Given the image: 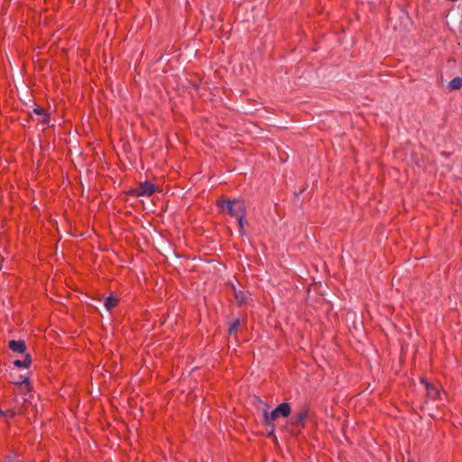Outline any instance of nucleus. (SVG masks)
Listing matches in <instances>:
<instances>
[{"label": "nucleus", "instance_id": "9d476101", "mask_svg": "<svg viewBox=\"0 0 462 462\" xmlns=\"http://www.w3.org/2000/svg\"><path fill=\"white\" fill-rule=\"evenodd\" d=\"M428 395L433 399L437 398L439 395V390L435 389L433 386L428 387Z\"/></svg>", "mask_w": 462, "mask_h": 462}, {"label": "nucleus", "instance_id": "4468645a", "mask_svg": "<svg viewBox=\"0 0 462 462\" xmlns=\"http://www.w3.org/2000/svg\"><path fill=\"white\" fill-rule=\"evenodd\" d=\"M16 457V454L14 453V455H12V456H8V457H7V459H8L10 462H12V461H14V457Z\"/></svg>", "mask_w": 462, "mask_h": 462}, {"label": "nucleus", "instance_id": "dca6fc26", "mask_svg": "<svg viewBox=\"0 0 462 462\" xmlns=\"http://www.w3.org/2000/svg\"><path fill=\"white\" fill-rule=\"evenodd\" d=\"M22 383H27V378H24Z\"/></svg>", "mask_w": 462, "mask_h": 462}, {"label": "nucleus", "instance_id": "1a4fd4ad", "mask_svg": "<svg viewBox=\"0 0 462 462\" xmlns=\"http://www.w3.org/2000/svg\"><path fill=\"white\" fill-rule=\"evenodd\" d=\"M106 310L109 312L116 307V298L111 294L105 302Z\"/></svg>", "mask_w": 462, "mask_h": 462}, {"label": "nucleus", "instance_id": "2eb2a0df", "mask_svg": "<svg viewBox=\"0 0 462 462\" xmlns=\"http://www.w3.org/2000/svg\"><path fill=\"white\" fill-rule=\"evenodd\" d=\"M222 208L227 210V204H224V208Z\"/></svg>", "mask_w": 462, "mask_h": 462}, {"label": "nucleus", "instance_id": "7ed1b4c3", "mask_svg": "<svg viewBox=\"0 0 462 462\" xmlns=\"http://www.w3.org/2000/svg\"><path fill=\"white\" fill-rule=\"evenodd\" d=\"M155 190L154 185L151 182H143L139 185L136 189L137 195H152Z\"/></svg>", "mask_w": 462, "mask_h": 462}, {"label": "nucleus", "instance_id": "423d86ee", "mask_svg": "<svg viewBox=\"0 0 462 462\" xmlns=\"http://www.w3.org/2000/svg\"><path fill=\"white\" fill-rule=\"evenodd\" d=\"M235 297L239 303H245L247 299V292L243 291H238L234 288Z\"/></svg>", "mask_w": 462, "mask_h": 462}, {"label": "nucleus", "instance_id": "f3484780", "mask_svg": "<svg viewBox=\"0 0 462 462\" xmlns=\"http://www.w3.org/2000/svg\"><path fill=\"white\" fill-rule=\"evenodd\" d=\"M0 415L4 416V411H0Z\"/></svg>", "mask_w": 462, "mask_h": 462}, {"label": "nucleus", "instance_id": "6e6552de", "mask_svg": "<svg viewBox=\"0 0 462 462\" xmlns=\"http://www.w3.org/2000/svg\"><path fill=\"white\" fill-rule=\"evenodd\" d=\"M461 87H462V78H459V77L453 79L448 84V88L450 90H457V89H459Z\"/></svg>", "mask_w": 462, "mask_h": 462}, {"label": "nucleus", "instance_id": "f8f14e48", "mask_svg": "<svg viewBox=\"0 0 462 462\" xmlns=\"http://www.w3.org/2000/svg\"><path fill=\"white\" fill-rule=\"evenodd\" d=\"M16 415V411L13 409L4 411V416L7 418H13Z\"/></svg>", "mask_w": 462, "mask_h": 462}, {"label": "nucleus", "instance_id": "0eeeda50", "mask_svg": "<svg viewBox=\"0 0 462 462\" xmlns=\"http://www.w3.org/2000/svg\"><path fill=\"white\" fill-rule=\"evenodd\" d=\"M14 365L17 367H24L27 368L31 364V358L28 354L25 355L23 360H15L14 362Z\"/></svg>", "mask_w": 462, "mask_h": 462}, {"label": "nucleus", "instance_id": "ddd939ff", "mask_svg": "<svg viewBox=\"0 0 462 462\" xmlns=\"http://www.w3.org/2000/svg\"><path fill=\"white\" fill-rule=\"evenodd\" d=\"M34 113L38 114V115H42L43 113V109L42 108H36L34 109Z\"/></svg>", "mask_w": 462, "mask_h": 462}, {"label": "nucleus", "instance_id": "f257e3e1", "mask_svg": "<svg viewBox=\"0 0 462 462\" xmlns=\"http://www.w3.org/2000/svg\"><path fill=\"white\" fill-rule=\"evenodd\" d=\"M224 204H227V212L236 217V220L239 225V230L241 234H244L243 227L245 223V203L241 200L234 199L230 200L227 199H220L217 201V205L220 208H224Z\"/></svg>", "mask_w": 462, "mask_h": 462}, {"label": "nucleus", "instance_id": "39448f33", "mask_svg": "<svg viewBox=\"0 0 462 462\" xmlns=\"http://www.w3.org/2000/svg\"><path fill=\"white\" fill-rule=\"evenodd\" d=\"M308 417V411L301 409L294 417L292 423L296 426H303Z\"/></svg>", "mask_w": 462, "mask_h": 462}, {"label": "nucleus", "instance_id": "20e7f679", "mask_svg": "<svg viewBox=\"0 0 462 462\" xmlns=\"http://www.w3.org/2000/svg\"><path fill=\"white\" fill-rule=\"evenodd\" d=\"M8 346L16 353H24L26 350V345L23 340H11L8 343Z\"/></svg>", "mask_w": 462, "mask_h": 462}, {"label": "nucleus", "instance_id": "f03ea898", "mask_svg": "<svg viewBox=\"0 0 462 462\" xmlns=\"http://www.w3.org/2000/svg\"><path fill=\"white\" fill-rule=\"evenodd\" d=\"M291 412V406L288 402H282L277 406L274 410L269 412L267 410L263 411V422L266 427L270 430L269 434H273L274 431L273 421L279 417H288Z\"/></svg>", "mask_w": 462, "mask_h": 462}, {"label": "nucleus", "instance_id": "9b49d317", "mask_svg": "<svg viewBox=\"0 0 462 462\" xmlns=\"http://www.w3.org/2000/svg\"><path fill=\"white\" fill-rule=\"evenodd\" d=\"M240 325L239 319H236L229 328V334H235L237 331V328Z\"/></svg>", "mask_w": 462, "mask_h": 462}]
</instances>
